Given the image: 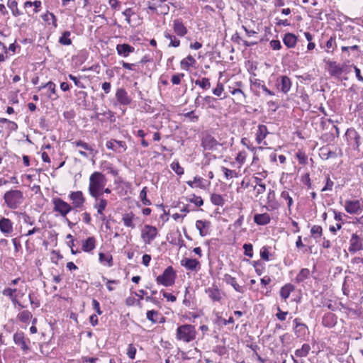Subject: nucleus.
I'll list each match as a JSON object with an SVG mask.
<instances>
[{
  "label": "nucleus",
  "mask_w": 363,
  "mask_h": 363,
  "mask_svg": "<svg viewBox=\"0 0 363 363\" xmlns=\"http://www.w3.org/2000/svg\"><path fill=\"white\" fill-rule=\"evenodd\" d=\"M107 179L103 173L94 172L89 178L88 191L92 198L101 196V189L106 186Z\"/></svg>",
  "instance_id": "nucleus-1"
},
{
  "label": "nucleus",
  "mask_w": 363,
  "mask_h": 363,
  "mask_svg": "<svg viewBox=\"0 0 363 363\" xmlns=\"http://www.w3.org/2000/svg\"><path fill=\"white\" fill-rule=\"evenodd\" d=\"M196 333L194 325L191 324H184L177 328L175 337L178 341L189 343L196 339Z\"/></svg>",
  "instance_id": "nucleus-2"
},
{
  "label": "nucleus",
  "mask_w": 363,
  "mask_h": 363,
  "mask_svg": "<svg viewBox=\"0 0 363 363\" xmlns=\"http://www.w3.org/2000/svg\"><path fill=\"white\" fill-rule=\"evenodd\" d=\"M23 194L20 190H10L4 194L6 206L11 209L17 208L23 201Z\"/></svg>",
  "instance_id": "nucleus-3"
},
{
  "label": "nucleus",
  "mask_w": 363,
  "mask_h": 363,
  "mask_svg": "<svg viewBox=\"0 0 363 363\" xmlns=\"http://www.w3.org/2000/svg\"><path fill=\"white\" fill-rule=\"evenodd\" d=\"M176 274L172 267L169 266L163 272V273L156 278L158 284L164 286H170L174 284Z\"/></svg>",
  "instance_id": "nucleus-4"
},
{
  "label": "nucleus",
  "mask_w": 363,
  "mask_h": 363,
  "mask_svg": "<svg viewBox=\"0 0 363 363\" xmlns=\"http://www.w3.org/2000/svg\"><path fill=\"white\" fill-rule=\"evenodd\" d=\"M53 204V211L59 213V214L66 218L67 215L72 211V206L63 201L62 199L56 197L52 200Z\"/></svg>",
  "instance_id": "nucleus-5"
},
{
  "label": "nucleus",
  "mask_w": 363,
  "mask_h": 363,
  "mask_svg": "<svg viewBox=\"0 0 363 363\" xmlns=\"http://www.w3.org/2000/svg\"><path fill=\"white\" fill-rule=\"evenodd\" d=\"M157 235V228L150 225H145L141 230V238L145 245L151 244Z\"/></svg>",
  "instance_id": "nucleus-6"
},
{
  "label": "nucleus",
  "mask_w": 363,
  "mask_h": 363,
  "mask_svg": "<svg viewBox=\"0 0 363 363\" xmlns=\"http://www.w3.org/2000/svg\"><path fill=\"white\" fill-rule=\"evenodd\" d=\"M72 144L76 147L81 148L78 150V152L84 157L87 158L89 156L94 155V150L92 146L82 140L74 141Z\"/></svg>",
  "instance_id": "nucleus-7"
},
{
  "label": "nucleus",
  "mask_w": 363,
  "mask_h": 363,
  "mask_svg": "<svg viewBox=\"0 0 363 363\" xmlns=\"http://www.w3.org/2000/svg\"><path fill=\"white\" fill-rule=\"evenodd\" d=\"M69 198L72 201L73 208H82L84 206L85 198L81 191L71 192L69 194Z\"/></svg>",
  "instance_id": "nucleus-8"
},
{
  "label": "nucleus",
  "mask_w": 363,
  "mask_h": 363,
  "mask_svg": "<svg viewBox=\"0 0 363 363\" xmlns=\"http://www.w3.org/2000/svg\"><path fill=\"white\" fill-rule=\"evenodd\" d=\"M94 199H95L94 208L97 211V215L99 216V218L102 221H104L106 220V216L104 213L108 205V201L101 196Z\"/></svg>",
  "instance_id": "nucleus-9"
},
{
  "label": "nucleus",
  "mask_w": 363,
  "mask_h": 363,
  "mask_svg": "<svg viewBox=\"0 0 363 363\" xmlns=\"http://www.w3.org/2000/svg\"><path fill=\"white\" fill-rule=\"evenodd\" d=\"M196 228L199 230L201 237H205L210 234L211 223L206 220H198L196 221Z\"/></svg>",
  "instance_id": "nucleus-10"
},
{
  "label": "nucleus",
  "mask_w": 363,
  "mask_h": 363,
  "mask_svg": "<svg viewBox=\"0 0 363 363\" xmlns=\"http://www.w3.org/2000/svg\"><path fill=\"white\" fill-rule=\"evenodd\" d=\"M181 264L189 271L198 272L201 269V263L196 259L184 258L181 260Z\"/></svg>",
  "instance_id": "nucleus-11"
},
{
  "label": "nucleus",
  "mask_w": 363,
  "mask_h": 363,
  "mask_svg": "<svg viewBox=\"0 0 363 363\" xmlns=\"http://www.w3.org/2000/svg\"><path fill=\"white\" fill-rule=\"evenodd\" d=\"M0 231L5 235L9 236L13 231V222L6 218H0Z\"/></svg>",
  "instance_id": "nucleus-12"
},
{
  "label": "nucleus",
  "mask_w": 363,
  "mask_h": 363,
  "mask_svg": "<svg viewBox=\"0 0 363 363\" xmlns=\"http://www.w3.org/2000/svg\"><path fill=\"white\" fill-rule=\"evenodd\" d=\"M16 292V289L6 288L2 294L4 296H9L14 306L18 305L21 308H24L26 306L18 300Z\"/></svg>",
  "instance_id": "nucleus-13"
},
{
  "label": "nucleus",
  "mask_w": 363,
  "mask_h": 363,
  "mask_svg": "<svg viewBox=\"0 0 363 363\" xmlns=\"http://www.w3.org/2000/svg\"><path fill=\"white\" fill-rule=\"evenodd\" d=\"M218 142L211 135H207L202 139L201 145L205 150H213L216 149Z\"/></svg>",
  "instance_id": "nucleus-14"
},
{
  "label": "nucleus",
  "mask_w": 363,
  "mask_h": 363,
  "mask_svg": "<svg viewBox=\"0 0 363 363\" xmlns=\"http://www.w3.org/2000/svg\"><path fill=\"white\" fill-rule=\"evenodd\" d=\"M106 146L108 149L118 151V152H124L126 150L127 147L123 141H118L116 140H111L106 143Z\"/></svg>",
  "instance_id": "nucleus-15"
},
{
  "label": "nucleus",
  "mask_w": 363,
  "mask_h": 363,
  "mask_svg": "<svg viewBox=\"0 0 363 363\" xmlns=\"http://www.w3.org/2000/svg\"><path fill=\"white\" fill-rule=\"evenodd\" d=\"M116 98L122 105H129L132 101L131 98L128 96V92L123 88L117 89Z\"/></svg>",
  "instance_id": "nucleus-16"
},
{
  "label": "nucleus",
  "mask_w": 363,
  "mask_h": 363,
  "mask_svg": "<svg viewBox=\"0 0 363 363\" xmlns=\"http://www.w3.org/2000/svg\"><path fill=\"white\" fill-rule=\"evenodd\" d=\"M172 28L174 33L179 37H184L187 33V28L179 19L173 21Z\"/></svg>",
  "instance_id": "nucleus-17"
},
{
  "label": "nucleus",
  "mask_w": 363,
  "mask_h": 363,
  "mask_svg": "<svg viewBox=\"0 0 363 363\" xmlns=\"http://www.w3.org/2000/svg\"><path fill=\"white\" fill-rule=\"evenodd\" d=\"M294 331L298 337H304L308 331V327L306 324L299 321L298 318H295L294 320Z\"/></svg>",
  "instance_id": "nucleus-18"
},
{
  "label": "nucleus",
  "mask_w": 363,
  "mask_h": 363,
  "mask_svg": "<svg viewBox=\"0 0 363 363\" xmlns=\"http://www.w3.org/2000/svg\"><path fill=\"white\" fill-rule=\"evenodd\" d=\"M223 281L228 285H230L237 292L244 293V286H240L237 279L235 277H233L230 274H225L223 277Z\"/></svg>",
  "instance_id": "nucleus-19"
},
{
  "label": "nucleus",
  "mask_w": 363,
  "mask_h": 363,
  "mask_svg": "<svg viewBox=\"0 0 363 363\" xmlns=\"http://www.w3.org/2000/svg\"><path fill=\"white\" fill-rule=\"evenodd\" d=\"M206 294L213 301H220L222 298V295L220 289L217 286L213 285L205 290Z\"/></svg>",
  "instance_id": "nucleus-20"
},
{
  "label": "nucleus",
  "mask_w": 363,
  "mask_h": 363,
  "mask_svg": "<svg viewBox=\"0 0 363 363\" xmlns=\"http://www.w3.org/2000/svg\"><path fill=\"white\" fill-rule=\"evenodd\" d=\"M96 240L94 237H89L82 241V250L85 252H92L96 247Z\"/></svg>",
  "instance_id": "nucleus-21"
},
{
  "label": "nucleus",
  "mask_w": 363,
  "mask_h": 363,
  "mask_svg": "<svg viewBox=\"0 0 363 363\" xmlns=\"http://www.w3.org/2000/svg\"><path fill=\"white\" fill-rule=\"evenodd\" d=\"M269 134L267 128L264 125H259L256 133V141L258 144L267 145V143L264 141L267 135Z\"/></svg>",
  "instance_id": "nucleus-22"
},
{
  "label": "nucleus",
  "mask_w": 363,
  "mask_h": 363,
  "mask_svg": "<svg viewBox=\"0 0 363 363\" xmlns=\"http://www.w3.org/2000/svg\"><path fill=\"white\" fill-rule=\"evenodd\" d=\"M345 208L349 213H357L361 210V204L358 200H350L345 202Z\"/></svg>",
  "instance_id": "nucleus-23"
},
{
  "label": "nucleus",
  "mask_w": 363,
  "mask_h": 363,
  "mask_svg": "<svg viewBox=\"0 0 363 363\" xmlns=\"http://www.w3.org/2000/svg\"><path fill=\"white\" fill-rule=\"evenodd\" d=\"M135 50L134 48L128 44H118L116 46V51L118 55L124 57H128L130 53Z\"/></svg>",
  "instance_id": "nucleus-24"
},
{
  "label": "nucleus",
  "mask_w": 363,
  "mask_h": 363,
  "mask_svg": "<svg viewBox=\"0 0 363 363\" xmlns=\"http://www.w3.org/2000/svg\"><path fill=\"white\" fill-rule=\"evenodd\" d=\"M271 217L269 213H257L254 216V222L259 225H265L269 223Z\"/></svg>",
  "instance_id": "nucleus-25"
},
{
  "label": "nucleus",
  "mask_w": 363,
  "mask_h": 363,
  "mask_svg": "<svg viewBox=\"0 0 363 363\" xmlns=\"http://www.w3.org/2000/svg\"><path fill=\"white\" fill-rule=\"evenodd\" d=\"M135 216L133 213H128L123 215L122 220L125 227L134 229L135 228Z\"/></svg>",
  "instance_id": "nucleus-26"
},
{
  "label": "nucleus",
  "mask_w": 363,
  "mask_h": 363,
  "mask_svg": "<svg viewBox=\"0 0 363 363\" xmlns=\"http://www.w3.org/2000/svg\"><path fill=\"white\" fill-rule=\"evenodd\" d=\"M47 88L48 89V97L51 99H56L57 96L56 95V86L52 82H49L45 84H43L39 87V89Z\"/></svg>",
  "instance_id": "nucleus-27"
},
{
  "label": "nucleus",
  "mask_w": 363,
  "mask_h": 363,
  "mask_svg": "<svg viewBox=\"0 0 363 363\" xmlns=\"http://www.w3.org/2000/svg\"><path fill=\"white\" fill-rule=\"evenodd\" d=\"M284 45L289 48H293L297 43V37L291 33H286L283 38Z\"/></svg>",
  "instance_id": "nucleus-28"
},
{
  "label": "nucleus",
  "mask_w": 363,
  "mask_h": 363,
  "mask_svg": "<svg viewBox=\"0 0 363 363\" xmlns=\"http://www.w3.org/2000/svg\"><path fill=\"white\" fill-rule=\"evenodd\" d=\"M362 248L361 239L356 235H353L350 239V246L349 251L351 252H355Z\"/></svg>",
  "instance_id": "nucleus-29"
},
{
  "label": "nucleus",
  "mask_w": 363,
  "mask_h": 363,
  "mask_svg": "<svg viewBox=\"0 0 363 363\" xmlns=\"http://www.w3.org/2000/svg\"><path fill=\"white\" fill-rule=\"evenodd\" d=\"M278 87L284 93H287L291 86V82L290 79L286 76H283L281 78L280 82L277 84Z\"/></svg>",
  "instance_id": "nucleus-30"
},
{
  "label": "nucleus",
  "mask_w": 363,
  "mask_h": 363,
  "mask_svg": "<svg viewBox=\"0 0 363 363\" xmlns=\"http://www.w3.org/2000/svg\"><path fill=\"white\" fill-rule=\"evenodd\" d=\"M13 341L18 345L23 350H28V346L25 340L23 333H16L13 335Z\"/></svg>",
  "instance_id": "nucleus-31"
},
{
  "label": "nucleus",
  "mask_w": 363,
  "mask_h": 363,
  "mask_svg": "<svg viewBox=\"0 0 363 363\" xmlns=\"http://www.w3.org/2000/svg\"><path fill=\"white\" fill-rule=\"evenodd\" d=\"M295 287L291 284H286L280 289V296L285 301L289 297L291 293L294 291Z\"/></svg>",
  "instance_id": "nucleus-32"
},
{
  "label": "nucleus",
  "mask_w": 363,
  "mask_h": 363,
  "mask_svg": "<svg viewBox=\"0 0 363 363\" xmlns=\"http://www.w3.org/2000/svg\"><path fill=\"white\" fill-rule=\"evenodd\" d=\"M204 179L201 177H194L193 180L187 181L186 184L191 188L204 189Z\"/></svg>",
  "instance_id": "nucleus-33"
},
{
  "label": "nucleus",
  "mask_w": 363,
  "mask_h": 363,
  "mask_svg": "<svg viewBox=\"0 0 363 363\" xmlns=\"http://www.w3.org/2000/svg\"><path fill=\"white\" fill-rule=\"evenodd\" d=\"M196 60L191 55H188L181 61L180 65L182 69L189 70L191 67H193L196 64Z\"/></svg>",
  "instance_id": "nucleus-34"
},
{
  "label": "nucleus",
  "mask_w": 363,
  "mask_h": 363,
  "mask_svg": "<svg viewBox=\"0 0 363 363\" xmlns=\"http://www.w3.org/2000/svg\"><path fill=\"white\" fill-rule=\"evenodd\" d=\"M99 261L101 264H106L108 267H112L113 264L112 256L111 255L104 254L103 252H99Z\"/></svg>",
  "instance_id": "nucleus-35"
},
{
  "label": "nucleus",
  "mask_w": 363,
  "mask_h": 363,
  "mask_svg": "<svg viewBox=\"0 0 363 363\" xmlns=\"http://www.w3.org/2000/svg\"><path fill=\"white\" fill-rule=\"evenodd\" d=\"M165 38L169 40V47L178 48L180 45V40L175 36L172 35L169 32L165 31L164 33Z\"/></svg>",
  "instance_id": "nucleus-36"
},
{
  "label": "nucleus",
  "mask_w": 363,
  "mask_h": 363,
  "mask_svg": "<svg viewBox=\"0 0 363 363\" xmlns=\"http://www.w3.org/2000/svg\"><path fill=\"white\" fill-rule=\"evenodd\" d=\"M311 349L310 345L305 343L302 345L301 348L297 349L295 351V355L298 357H305L309 354Z\"/></svg>",
  "instance_id": "nucleus-37"
},
{
  "label": "nucleus",
  "mask_w": 363,
  "mask_h": 363,
  "mask_svg": "<svg viewBox=\"0 0 363 363\" xmlns=\"http://www.w3.org/2000/svg\"><path fill=\"white\" fill-rule=\"evenodd\" d=\"M7 6L11 10L13 16L17 17L22 14L18 9V3L15 0H8Z\"/></svg>",
  "instance_id": "nucleus-38"
},
{
  "label": "nucleus",
  "mask_w": 363,
  "mask_h": 363,
  "mask_svg": "<svg viewBox=\"0 0 363 363\" xmlns=\"http://www.w3.org/2000/svg\"><path fill=\"white\" fill-rule=\"evenodd\" d=\"M335 323V315L331 313L326 314L323 318V324L326 327L331 328Z\"/></svg>",
  "instance_id": "nucleus-39"
},
{
  "label": "nucleus",
  "mask_w": 363,
  "mask_h": 363,
  "mask_svg": "<svg viewBox=\"0 0 363 363\" xmlns=\"http://www.w3.org/2000/svg\"><path fill=\"white\" fill-rule=\"evenodd\" d=\"M310 270L308 269H302L296 277V281L298 283L303 282L304 280L308 279L310 276Z\"/></svg>",
  "instance_id": "nucleus-40"
},
{
  "label": "nucleus",
  "mask_w": 363,
  "mask_h": 363,
  "mask_svg": "<svg viewBox=\"0 0 363 363\" xmlns=\"http://www.w3.org/2000/svg\"><path fill=\"white\" fill-rule=\"evenodd\" d=\"M259 176H261L262 177H265V172L257 173L254 175V177L252 178V180H251L252 186H259V185L264 184L262 178L260 177Z\"/></svg>",
  "instance_id": "nucleus-41"
},
{
  "label": "nucleus",
  "mask_w": 363,
  "mask_h": 363,
  "mask_svg": "<svg viewBox=\"0 0 363 363\" xmlns=\"http://www.w3.org/2000/svg\"><path fill=\"white\" fill-rule=\"evenodd\" d=\"M195 84L199 86L203 89H208L211 87V82L208 78L203 77L195 81Z\"/></svg>",
  "instance_id": "nucleus-42"
},
{
  "label": "nucleus",
  "mask_w": 363,
  "mask_h": 363,
  "mask_svg": "<svg viewBox=\"0 0 363 363\" xmlns=\"http://www.w3.org/2000/svg\"><path fill=\"white\" fill-rule=\"evenodd\" d=\"M18 319L22 323H27L32 318V314L28 311H23L18 313Z\"/></svg>",
  "instance_id": "nucleus-43"
},
{
  "label": "nucleus",
  "mask_w": 363,
  "mask_h": 363,
  "mask_svg": "<svg viewBox=\"0 0 363 363\" xmlns=\"http://www.w3.org/2000/svg\"><path fill=\"white\" fill-rule=\"evenodd\" d=\"M70 32L65 31L59 39V43L63 45H69L72 43V40L69 38Z\"/></svg>",
  "instance_id": "nucleus-44"
},
{
  "label": "nucleus",
  "mask_w": 363,
  "mask_h": 363,
  "mask_svg": "<svg viewBox=\"0 0 363 363\" xmlns=\"http://www.w3.org/2000/svg\"><path fill=\"white\" fill-rule=\"evenodd\" d=\"M211 201L214 205L216 206H222L224 204V199L220 194H212L211 197Z\"/></svg>",
  "instance_id": "nucleus-45"
},
{
  "label": "nucleus",
  "mask_w": 363,
  "mask_h": 363,
  "mask_svg": "<svg viewBox=\"0 0 363 363\" xmlns=\"http://www.w3.org/2000/svg\"><path fill=\"white\" fill-rule=\"evenodd\" d=\"M2 123L6 125V128L10 131H15L18 129V125L13 121L3 118Z\"/></svg>",
  "instance_id": "nucleus-46"
},
{
  "label": "nucleus",
  "mask_w": 363,
  "mask_h": 363,
  "mask_svg": "<svg viewBox=\"0 0 363 363\" xmlns=\"http://www.w3.org/2000/svg\"><path fill=\"white\" fill-rule=\"evenodd\" d=\"M140 199L143 203V204L149 206L151 204L149 199L147 198V187L145 186L140 192Z\"/></svg>",
  "instance_id": "nucleus-47"
},
{
  "label": "nucleus",
  "mask_w": 363,
  "mask_h": 363,
  "mask_svg": "<svg viewBox=\"0 0 363 363\" xmlns=\"http://www.w3.org/2000/svg\"><path fill=\"white\" fill-rule=\"evenodd\" d=\"M222 171L224 174L225 178L226 179H230L234 177H237V173L234 170L229 169L226 167H223Z\"/></svg>",
  "instance_id": "nucleus-48"
},
{
  "label": "nucleus",
  "mask_w": 363,
  "mask_h": 363,
  "mask_svg": "<svg viewBox=\"0 0 363 363\" xmlns=\"http://www.w3.org/2000/svg\"><path fill=\"white\" fill-rule=\"evenodd\" d=\"M281 198L284 199L287 202L288 208L290 209L291 206L293 205V199L289 195V191H284L281 194Z\"/></svg>",
  "instance_id": "nucleus-49"
},
{
  "label": "nucleus",
  "mask_w": 363,
  "mask_h": 363,
  "mask_svg": "<svg viewBox=\"0 0 363 363\" xmlns=\"http://www.w3.org/2000/svg\"><path fill=\"white\" fill-rule=\"evenodd\" d=\"M170 166L172 169L178 175H182L184 174V168L180 166L178 162H173Z\"/></svg>",
  "instance_id": "nucleus-50"
},
{
  "label": "nucleus",
  "mask_w": 363,
  "mask_h": 363,
  "mask_svg": "<svg viewBox=\"0 0 363 363\" xmlns=\"http://www.w3.org/2000/svg\"><path fill=\"white\" fill-rule=\"evenodd\" d=\"M269 247L267 246H264L260 250V257L262 259L265 261L269 260Z\"/></svg>",
  "instance_id": "nucleus-51"
},
{
  "label": "nucleus",
  "mask_w": 363,
  "mask_h": 363,
  "mask_svg": "<svg viewBox=\"0 0 363 363\" xmlns=\"http://www.w3.org/2000/svg\"><path fill=\"white\" fill-rule=\"evenodd\" d=\"M188 201L191 203H194L196 206H201L203 204V199L201 196H198L196 195H192L191 198L188 199Z\"/></svg>",
  "instance_id": "nucleus-52"
},
{
  "label": "nucleus",
  "mask_w": 363,
  "mask_h": 363,
  "mask_svg": "<svg viewBox=\"0 0 363 363\" xmlns=\"http://www.w3.org/2000/svg\"><path fill=\"white\" fill-rule=\"evenodd\" d=\"M322 228L320 225H313L311 229V233L315 238H318L322 235Z\"/></svg>",
  "instance_id": "nucleus-53"
},
{
  "label": "nucleus",
  "mask_w": 363,
  "mask_h": 363,
  "mask_svg": "<svg viewBox=\"0 0 363 363\" xmlns=\"http://www.w3.org/2000/svg\"><path fill=\"white\" fill-rule=\"evenodd\" d=\"M335 46V39L330 38L326 43V52L330 53L333 52Z\"/></svg>",
  "instance_id": "nucleus-54"
},
{
  "label": "nucleus",
  "mask_w": 363,
  "mask_h": 363,
  "mask_svg": "<svg viewBox=\"0 0 363 363\" xmlns=\"http://www.w3.org/2000/svg\"><path fill=\"white\" fill-rule=\"evenodd\" d=\"M231 94L237 96V99L240 101H243L245 99V95L240 89H234L231 91Z\"/></svg>",
  "instance_id": "nucleus-55"
},
{
  "label": "nucleus",
  "mask_w": 363,
  "mask_h": 363,
  "mask_svg": "<svg viewBox=\"0 0 363 363\" xmlns=\"http://www.w3.org/2000/svg\"><path fill=\"white\" fill-rule=\"evenodd\" d=\"M243 249L245 250V255L249 257H253V247L252 244H244Z\"/></svg>",
  "instance_id": "nucleus-56"
},
{
  "label": "nucleus",
  "mask_w": 363,
  "mask_h": 363,
  "mask_svg": "<svg viewBox=\"0 0 363 363\" xmlns=\"http://www.w3.org/2000/svg\"><path fill=\"white\" fill-rule=\"evenodd\" d=\"M122 14L125 17V21L127 23L130 25V17L135 14V12L131 8H128L125 9Z\"/></svg>",
  "instance_id": "nucleus-57"
},
{
  "label": "nucleus",
  "mask_w": 363,
  "mask_h": 363,
  "mask_svg": "<svg viewBox=\"0 0 363 363\" xmlns=\"http://www.w3.org/2000/svg\"><path fill=\"white\" fill-rule=\"evenodd\" d=\"M224 91L223 84L218 82L216 87L213 90V94L217 96H220Z\"/></svg>",
  "instance_id": "nucleus-58"
},
{
  "label": "nucleus",
  "mask_w": 363,
  "mask_h": 363,
  "mask_svg": "<svg viewBox=\"0 0 363 363\" xmlns=\"http://www.w3.org/2000/svg\"><path fill=\"white\" fill-rule=\"evenodd\" d=\"M22 219L24 223L28 224L29 225H33L35 223V220L27 215L26 213H21Z\"/></svg>",
  "instance_id": "nucleus-59"
},
{
  "label": "nucleus",
  "mask_w": 363,
  "mask_h": 363,
  "mask_svg": "<svg viewBox=\"0 0 363 363\" xmlns=\"http://www.w3.org/2000/svg\"><path fill=\"white\" fill-rule=\"evenodd\" d=\"M135 353H136L135 347L132 344L129 345L128 350H127V355L128 356V357L133 359L135 357Z\"/></svg>",
  "instance_id": "nucleus-60"
},
{
  "label": "nucleus",
  "mask_w": 363,
  "mask_h": 363,
  "mask_svg": "<svg viewBox=\"0 0 363 363\" xmlns=\"http://www.w3.org/2000/svg\"><path fill=\"white\" fill-rule=\"evenodd\" d=\"M246 157H247V153L245 151H242V152H240L238 155H237V157L235 158V160L240 163V164H243L246 160Z\"/></svg>",
  "instance_id": "nucleus-61"
},
{
  "label": "nucleus",
  "mask_w": 363,
  "mask_h": 363,
  "mask_svg": "<svg viewBox=\"0 0 363 363\" xmlns=\"http://www.w3.org/2000/svg\"><path fill=\"white\" fill-rule=\"evenodd\" d=\"M184 76V74L181 73V74H174L172 77V79H171V82L173 84H179L180 82H181V79L182 78H183Z\"/></svg>",
  "instance_id": "nucleus-62"
},
{
  "label": "nucleus",
  "mask_w": 363,
  "mask_h": 363,
  "mask_svg": "<svg viewBox=\"0 0 363 363\" xmlns=\"http://www.w3.org/2000/svg\"><path fill=\"white\" fill-rule=\"evenodd\" d=\"M288 312L282 311L279 307H277V313L276 314V317L281 321H284L286 318V315Z\"/></svg>",
  "instance_id": "nucleus-63"
},
{
  "label": "nucleus",
  "mask_w": 363,
  "mask_h": 363,
  "mask_svg": "<svg viewBox=\"0 0 363 363\" xmlns=\"http://www.w3.org/2000/svg\"><path fill=\"white\" fill-rule=\"evenodd\" d=\"M270 47L274 50H279L281 48V45L279 40H272L269 43Z\"/></svg>",
  "instance_id": "nucleus-64"
}]
</instances>
